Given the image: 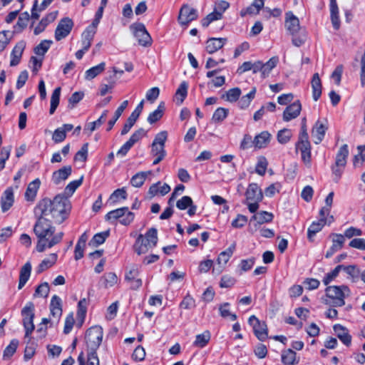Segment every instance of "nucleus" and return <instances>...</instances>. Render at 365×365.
Returning a JSON list of instances; mask_svg holds the SVG:
<instances>
[{
	"label": "nucleus",
	"mask_w": 365,
	"mask_h": 365,
	"mask_svg": "<svg viewBox=\"0 0 365 365\" xmlns=\"http://www.w3.org/2000/svg\"><path fill=\"white\" fill-rule=\"evenodd\" d=\"M127 210H128L127 207H123L118 208V209H116L114 210H111L106 214V215L105 217L106 220L110 221L111 222H113V221H115L116 220H120L121 219V217H123V215H125V213L127 212Z\"/></svg>",
	"instance_id": "c9c22d12"
},
{
	"label": "nucleus",
	"mask_w": 365,
	"mask_h": 365,
	"mask_svg": "<svg viewBox=\"0 0 365 365\" xmlns=\"http://www.w3.org/2000/svg\"><path fill=\"white\" fill-rule=\"evenodd\" d=\"M87 312V301L85 298L81 299L78 303L77 318L79 321L78 325L81 326L84 322Z\"/></svg>",
	"instance_id": "a19ab883"
},
{
	"label": "nucleus",
	"mask_w": 365,
	"mask_h": 365,
	"mask_svg": "<svg viewBox=\"0 0 365 365\" xmlns=\"http://www.w3.org/2000/svg\"><path fill=\"white\" fill-rule=\"evenodd\" d=\"M222 18L221 12H217V9H214L213 12L209 14L205 18L201 21V24L203 27H207L210 24L214 21L220 20Z\"/></svg>",
	"instance_id": "de8ad7c7"
},
{
	"label": "nucleus",
	"mask_w": 365,
	"mask_h": 365,
	"mask_svg": "<svg viewBox=\"0 0 365 365\" xmlns=\"http://www.w3.org/2000/svg\"><path fill=\"white\" fill-rule=\"evenodd\" d=\"M327 129L326 123L319 120L315 123L312 130V135L315 144H319L322 141Z\"/></svg>",
	"instance_id": "ddd939ff"
},
{
	"label": "nucleus",
	"mask_w": 365,
	"mask_h": 365,
	"mask_svg": "<svg viewBox=\"0 0 365 365\" xmlns=\"http://www.w3.org/2000/svg\"><path fill=\"white\" fill-rule=\"evenodd\" d=\"M296 150L301 152V158L302 162L307 166L311 165L312 153H311V143L309 138L298 139L296 143Z\"/></svg>",
	"instance_id": "1a4fd4ad"
},
{
	"label": "nucleus",
	"mask_w": 365,
	"mask_h": 365,
	"mask_svg": "<svg viewBox=\"0 0 365 365\" xmlns=\"http://www.w3.org/2000/svg\"><path fill=\"white\" fill-rule=\"evenodd\" d=\"M105 67L106 63L104 62H102L98 65L89 68L85 73V78L86 80L93 79L95 77H96L98 75L101 73L105 70Z\"/></svg>",
	"instance_id": "e433bc0d"
},
{
	"label": "nucleus",
	"mask_w": 365,
	"mask_h": 365,
	"mask_svg": "<svg viewBox=\"0 0 365 365\" xmlns=\"http://www.w3.org/2000/svg\"><path fill=\"white\" fill-rule=\"evenodd\" d=\"M330 237H331L332 245L325 255L327 258L331 257L336 252L341 250L345 241L344 235L341 234H331Z\"/></svg>",
	"instance_id": "f3484780"
},
{
	"label": "nucleus",
	"mask_w": 365,
	"mask_h": 365,
	"mask_svg": "<svg viewBox=\"0 0 365 365\" xmlns=\"http://www.w3.org/2000/svg\"><path fill=\"white\" fill-rule=\"evenodd\" d=\"M225 38H211L206 42V51L212 54L220 49L225 43Z\"/></svg>",
	"instance_id": "393cba45"
},
{
	"label": "nucleus",
	"mask_w": 365,
	"mask_h": 365,
	"mask_svg": "<svg viewBox=\"0 0 365 365\" xmlns=\"http://www.w3.org/2000/svg\"><path fill=\"white\" fill-rule=\"evenodd\" d=\"M246 200L250 201L260 202L262 198V192L257 184L251 183L245 192Z\"/></svg>",
	"instance_id": "6ab92c4d"
},
{
	"label": "nucleus",
	"mask_w": 365,
	"mask_h": 365,
	"mask_svg": "<svg viewBox=\"0 0 365 365\" xmlns=\"http://www.w3.org/2000/svg\"><path fill=\"white\" fill-rule=\"evenodd\" d=\"M40 185L41 180L38 178H36L28 185L24 195L26 201L34 202L35 200Z\"/></svg>",
	"instance_id": "412c9836"
},
{
	"label": "nucleus",
	"mask_w": 365,
	"mask_h": 365,
	"mask_svg": "<svg viewBox=\"0 0 365 365\" xmlns=\"http://www.w3.org/2000/svg\"><path fill=\"white\" fill-rule=\"evenodd\" d=\"M14 202V190L11 187H7L1 197V208L3 212L8 211Z\"/></svg>",
	"instance_id": "dca6fc26"
},
{
	"label": "nucleus",
	"mask_w": 365,
	"mask_h": 365,
	"mask_svg": "<svg viewBox=\"0 0 365 365\" xmlns=\"http://www.w3.org/2000/svg\"><path fill=\"white\" fill-rule=\"evenodd\" d=\"M195 307V301L190 294H187L180 304V307L184 309H190Z\"/></svg>",
	"instance_id": "69168bd1"
},
{
	"label": "nucleus",
	"mask_w": 365,
	"mask_h": 365,
	"mask_svg": "<svg viewBox=\"0 0 365 365\" xmlns=\"http://www.w3.org/2000/svg\"><path fill=\"white\" fill-rule=\"evenodd\" d=\"M19 345V341L17 339H13L10 344L6 347L4 351V359H9L16 352L17 346Z\"/></svg>",
	"instance_id": "5fc2aeb1"
},
{
	"label": "nucleus",
	"mask_w": 365,
	"mask_h": 365,
	"mask_svg": "<svg viewBox=\"0 0 365 365\" xmlns=\"http://www.w3.org/2000/svg\"><path fill=\"white\" fill-rule=\"evenodd\" d=\"M55 231L56 228L51 225L50 220L38 215L34 227V232L38 238L36 250L38 252H43L46 248H51L61 242L63 232L55 234Z\"/></svg>",
	"instance_id": "f03ea898"
},
{
	"label": "nucleus",
	"mask_w": 365,
	"mask_h": 365,
	"mask_svg": "<svg viewBox=\"0 0 365 365\" xmlns=\"http://www.w3.org/2000/svg\"><path fill=\"white\" fill-rule=\"evenodd\" d=\"M61 88L57 87L54 89L51 97V106L49 113L53 114L56 111L60 101Z\"/></svg>",
	"instance_id": "79ce46f5"
},
{
	"label": "nucleus",
	"mask_w": 365,
	"mask_h": 365,
	"mask_svg": "<svg viewBox=\"0 0 365 365\" xmlns=\"http://www.w3.org/2000/svg\"><path fill=\"white\" fill-rule=\"evenodd\" d=\"M103 334V329L99 326L92 327L87 330L85 340L91 351H96L101 344Z\"/></svg>",
	"instance_id": "39448f33"
},
{
	"label": "nucleus",
	"mask_w": 365,
	"mask_h": 365,
	"mask_svg": "<svg viewBox=\"0 0 365 365\" xmlns=\"http://www.w3.org/2000/svg\"><path fill=\"white\" fill-rule=\"evenodd\" d=\"M73 128L72 124H63L61 127L56 128L52 135V140L56 143L63 142L66 138V133L71 131Z\"/></svg>",
	"instance_id": "5701e85b"
},
{
	"label": "nucleus",
	"mask_w": 365,
	"mask_h": 365,
	"mask_svg": "<svg viewBox=\"0 0 365 365\" xmlns=\"http://www.w3.org/2000/svg\"><path fill=\"white\" fill-rule=\"evenodd\" d=\"M158 231L155 227L150 228L145 236L140 234L133 245L134 251L140 255L156 246L158 242Z\"/></svg>",
	"instance_id": "7ed1b4c3"
},
{
	"label": "nucleus",
	"mask_w": 365,
	"mask_h": 365,
	"mask_svg": "<svg viewBox=\"0 0 365 365\" xmlns=\"http://www.w3.org/2000/svg\"><path fill=\"white\" fill-rule=\"evenodd\" d=\"M104 285L106 287H113L118 282V277L113 272H108L103 275Z\"/></svg>",
	"instance_id": "e2e57ef3"
},
{
	"label": "nucleus",
	"mask_w": 365,
	"mask_h": 365,
	"mask_svg": "<svg viewBox=\"0 0 365 365\" xmlns=\"http://www.w3.org/2000/svg\"><path fill=\"white\" fill-rule=\"evenodd\" d=\"M31 272V264L27 262L21 269L18 289H22L29 279Z\"/></svg>",
	"instance_id": "a878e982"
},
{
	"label": "nucleus",
	"mask_w": 365,
	"mask_h": 365,
	"mask_svg": "<svg viewBox=\"0 0 365 365\" xmlns=\"http://www.w3.org/2000/svg\"><path fill=\"white\" fill-rule=\"evenodd\" d=\"M292 136V133L291 130L284 128L278 131L277 138L280 144H286L290 140Z\"/></svg>",
	"instance_id": "3c124183"
},
{
	"label": "nucleus",
	"mask_w": 365,
	"mask_h": 365,
	"mask_svg": "<svg viewBox=\"0 0 365 365\" xmlns=\"http://www.w3.org/2000/svg\"><path fill=\"white\" fill-rule=\"evenodd\" d=\"M339 266H341V270H344L352 279H356L359 277L360 271L356 265L345 266L343 264H339Z\"/></svg>",
	"instance_id": "13d9d810"
},
{
	"label": "nucleus",
	"mask_w": 365,
	"mask_h": 365,
	"mask_svg": "<svg viewBox=\"0 0 365 365\" xmlns=\"http://www.w3.org/2000/svg\"><path fill=\"white\" fill-rule=\"evenodd\" d=\"M119 198H122L123 200L127 198V192L124 188L115 190L110 197V200H112L113 202H118Z\"/></svg>",
	"instance_id": "338daca9"
},
{
	"label": "nucleus",
	"mask_w": 365,
	"mask_h": 365,
	"mask_svg": "<svg viewBox=\"0 0 365 365\" xmlns=\"http://www.w3.org/2000/svg\"><path fill=\"white\" fill-rule=\"evenodd\" d=\"M284 26L292 36L295 35L300 29L299 20L292 11L286 13Z\"/></svg>",
	"instance_id": "f8f14e48"
},
{
	"label": "nucleus",
	"mask_w": 365,
	"mask_h": 365,
	"mask_svg": "<svg viewBox=\"0 0 365 365\" xmlns=\"http://www.w3.org/2000/svg\"><path fill=\"white\" fill-rule=\"evenodd\" d=\"M72 173L71 165L63 166L62 168L53 172L52 175V181L54 184L58 185L62 181L66 180Z\"/></svg>",
	"instance_id": "4be33fe9"
},
{
	"label": "nucleus",
	"mask_w": 365,
	"mask_h": 365,
	"mask_svg": "<svg viewBox=\"0 0 365 365\" xmlns=\"http://www.w3.org/2000/svg\"><path fill=\"white\" fill-rule=\"evenodd\" d=\"M326 299L324 303L334 307H342L345 304L344 298L349 294L347 286H329L325 289Z\"/></svg>",
	"instance_id": "20e7f679"
},
{
	"label": "nucleus",
	"mask_w": 365,
	"mask_h": 365,
	"mask_svg": "<svg viewBox=\"0 0 365 365\" xmlns=\"http://www.w3.org/2000/svg\"><path fill=\"white\" fill-rule=\"evenodd\" d=\"M311 83L313 99L317 101L322 95V82L319 73H316L313 75Z\"/></svg>",
	"instance_id": "bb28decb"
},
{
	"label": "nucleus",
	"mask_w": 365,
	"mask_h": 365,
	"mask_svg": "<svg viewBox=\"0 0 365 365\" xmlns=\"http://www.w3.org/2000/svg\"><path fill=\"white\" fill-rule=\"evenodd\" d=\"M197 11L187 4H184L180 9L178 18V22L181 25H187L190 22L197 18Z\"/></svg>",
	"instance_id": "9b49d317"
},
{
	"label": "nucleus",
	"mask_w": 365,
	"mask_h": 365,
	"mask_svg": "<svg viewBox=\"0 0 365 365\" xmlns=\"http://www.w3.org/2000/svg\"><path fill=\"white\" fill-rule=\"evenodd\" d=\"M302 105L299 101H296L288 106L283 113V120L285 122L290 121L296 118L300 114Z\"/></svg>",
	"instance_id": "4468645a"
},
{
	"label": "nucleus",
	"mask_w": 365,
	"mask_h": 365,
	"mask_svg": "<svg viewBox=\"0 0 365 365\" xmlns=\"http://www.w3.org/2000/svg\"><path fill=\"white\" fill-rule=\"evenodd\" d=\"M359 153L354 158V165L356 167L359 164H362L365 160V145H359L357 148Z\"/></svg>",
	"instance_id": "680f3d73"
},
{
	"label": "nucleus",
	"mask_w": 365,
	"mask_h": 365,
	"mask_svg": "<svg viewBox=\"0 0 365 365\" xmlns=\"http://www.w3.org/2000/svg\"><path fill=\"white\" fill-rule=\"evenodd\" d=\"M52 41L43 40L34 48V53L38 56H44L49 49Z\"/></svg>",
	"instance_id": "603ef678"
},
{
	"label": "nucleus",
	"mask_w": 365,
	"mask_h": 365,
	"mask_svg": "<svg viewBox=\"0 0 365 365\" xmlns=\"http://www.w3.org/2000/svg\"><path fill=\"white\" fill-rule=\"evenodd\" d=\"M255 93H256V88H253L249 93H247V95L245 96H243L239 101L238 102V106L241 108V109H245L247 108L251 101L254 99L255 96Z\"/></svg>",
	"instance_id": "37998d69"
},
{
	"label": "nucleus",
	"mask_w": 365,
	"mask_h": 365,
	"mask_svg": "<svg viewBox=\"0 0 365 365\" xmlns=\"http://www.w3.org/2000/svg\"><path fill=\"white\" fill-rule=\"evenodd\" d=\"M83 176L82 175L78 180L70 182L65 188V193L69 196L72 195L76 189L82 184Z\"/></svg>",
	"instance_id": "864d4df0"
},
{
	"label": "nucleus",
	"mask_w": 365,
	"mask_h": 365,
	"mask_svg": "<svg viewBox=\"0 0 365 365\" xmlns=\"http://www.w3.org/2000/svg\"><path fill=\"white\" fill-rule=\"evenodd\" d=\"M273 217L274 215L272 212H269L267 211H261L254 215L251 217V221L255 220L258 224L262 225L266 222H272Z\"/></svg>",
	"instance_id": "2f4dec72"
},
{
	"label": "nucleus",
	"mask_w": 365,
	"mask_h": 365,
	"mask_svg": "<svg viewBox=\"0 0 365 365\" xmlns=\"http://www.w3.org/2000/svg\"><path fill=\"white\" fill-rule=\"evenodd\" d=\"M147 177L146 173L141 172L133 175L130 180V183L135 187H141Z\"/></svg>",
	"instance_id": "4d7b16f0"
},
{
	"label": "nucleus",
	"mask_w": 365,
	"mask_h": 365,
	"mask_svg": "<svg viewBox=\"0 0 365 365\" xmlns=\"http://www.w3.org/2000/svg\"><path fill=\"white\" fill-rule=\"evenodd\" d=\"M71 205L68 197L58 195L53 200L43 198L35 207V214L48 218L50 217L54 223L61 224L69 216Z\"/></svg>",
	"instance_id": "f257e3e1"
},
{
	"label": "nucleus",
	"mask_w": 365,
	"mask_h": 365,
	"mask_svg": "<svg viewBox=\"0 0 365 365\" xmlns=\"http://www.w3.org/2000/svg\"><path fill=\"white\" fill-rule=\"evenodd\" d=\"M23 325L25 329V337H29L34 329V304L31 302L26 303L21 310Z\"/></svg>",
	"instance_id": "423d86ee"
},
{
	"label": "nucleus",
	"mask_w": 365,
	"mask_h": 365,
	"mask_svg": "<svg viewBox=\"0 0 365 365\" xmlns=\"http://www.w3.org/2000/svg\"><path fill=\"white\" fill-rule=\"evenodd\" d=\"M341 266H336L331 272L325 274L323 278V283L325 285H328L334 278H336L339 272L341 270Z\"/></svg>",
	"instance_id": "bf43d9fd"
},
{
	"label": "nucleus",
	"mask_w": 365,
	"mask_h": 365,
	"mask_svg": "<svg viewBox=\"0 0 365 365\" xmlns=\"http://www.w3.org/2000/svg\"><path fill=\"white\" fill-rule=\"evenodd\" d=\"M25 48L26 42L24 41L21 40L16 43L11 53V66H16L19 63Z\"/></svg>",
	"instance_id": "a211bd4d"
},
{
	"label": "nucleus",
	"mask_w": 365,
	"mask_h": 365,
	"mask_svg": "<svg viewBox=\"0 0 365 365\" xmlns=\"http://www.w3.org/2000/svg\"><path fill=\"white\" fill-rule=\"evenodd\" d=\"M248 322L252 327L253 331L257 338L264 341L268 337L267 327L264 322L259 321L255 315L250 317Z\"/></svg>",
	"instance_id": "0eeeda50"
},
{
	"label": "nucleus",
	"mask_w": 365,
	"mask_h": 365,
	"mask_svg": "<svg viewBox=\"0 0 365 365\" xmlns=\"http://www.w3.org/2000/svg\"><path fill=\"white\" fill-rule=\"evenodd\" d=\"M134 35L140 45L143 46H148L151 45V37L146 31L144 25H138L135 29Z\"/></svg>",
	"instance_id": "2eb2a0df"
},
{
	"label": "nucleus",
	"mask_w": 365,
	"mask_h": 365,
	"mask_svg": "<svg viewBox=\"0 0 365 365\" xmlns=\"http://www.w3.org/2000/svg\"><path fill=\"white\" fill-rule=\"evenodd\" d=\"M235 250V245L232 244L226 250L222 252L217 257L218 264L222 266L225 265L229 261L230 258L232 257Z\"/></svg>",
	"instance_id": "58836bf2"
},
{
	"label": "nucleus",
	"mask_w": 365,
	"mask_h": 365,
	"mask_svg": "<svg viewBox=\"0 0 365 365\" xmlns=\"http://www.w3.org/2000/svg\"><path fill=\"white\" fill-rule=\"evenodd\" d=\"M241 95V90L239 88H233L228 90L225 95L222 96V98H226V100L229 102L237 101Z\"/></svg>",
	"instance_id": "6e6d98bb"
},
{
	"label": "nucleus",
	"mask_w": 365,
	"mask_h": 365,
	"mask_svg": "<svg viewBox=\"0 0 365 365\" xmlns=\"http://www.w3.org/2000/svg\"><path fill=\"white\" fill-rule=\"evenodd\" d=\"M57 255L55 253L51 254L49 257L46 259H44L40 264L38 266L36 269L37 273H41L43 271L46 270L49 267H52L57 260Z\"/></svg>",
	"instance_id": "7c9ffc66"
},
{
	"label": "nucleus",
	"mask_w": 365,
	"mask_h": 365,
	"mask_svg": "<svg viewBox=\"0 0 365 365\" xmlns=\"http://www.w3.org/2000/svg\"><path fill=\"white\" fill-rule=\"evenodd\" d=\"M73 27V22L71 19L65 17L61 19L55 30V39L59 41L69 35Z\"/></svg>",
	"instance_id": "6e6552de"
},
{
	"label": "nucleus",
	"mask_w": 365,
	"mask_h": 365,
	"mask_svg": "<svg viewBox=\"0 0 365 365\" xmlns=\"http://www.w3.org/2000/svg\"><path fill=\"white\" fill-rule=\"evenodd\" d=\"M188 85L183 81L180 83L175 92V100L178 105H181L187 95Z\"/></svg>",
	"instance_id": "72a5a7b5"
},
{
	"label": "nucleus",
	"mask_w": 365,
	"mask_h": 365,
	"mask_svg": "<svg viewBox=\"0 0 365 365\" xmlns=\"http://www.w3.org/2000/svg\"><path fill=\"white\" fill-rule=\"evenodd\" d=\"M333 329L337 337L346 346H350L351 343V336L349 334V330L341 324H335Z\"/></svg>",
	"instance_id": "aec40b11"
},
{
	"label": "nucleus",
	"mask_w": 365,
	"mask_h": 365,
	"mask_svg": "<svg viewBox=\"0 0 365 365\" xmlns=\"http://www.w3.org/2000/svg\"><path fill=\"white\" fill-rule=\"evenodd\" d=\"M192 202V200L190 197L183 196L177 202L176 206L178 209L183 210L187 209L190 205H191Z\"/></svg>",
	"instance_id": "774afa93"
},
{
	"label": "nucleus",
	"mask_w": 365,
	"mask_h": 365,
	"mask_svg": "<svg viewBox=\"0 0 365 365\" xmlns=\"http://www.w3.org/2000/svg\"><path fill=\"white\" fill-rule=\"evenodd\" d=\"M108 111L107 110H104L100 118L96 120V121L89 123L85 129L89 130L91 133L93 132L96 128L100 127L102 124H103L106 122L107 115Z\"/></svg>",
	"instance_id": "09e8293b"
},
{
	"label": "nucleus",
	"mask_w": 365,
	"mask_h": 365,
	"mask_svg": "<svg viewBox=\"0 0 365 365\" xmlns=\"http://www.w3.org/2000/svg\"><path fill=\"white\" fill-rule=\"evenodd\" d=\"M282 361L286 365H293L296 361V352L292 349H288L282 354Z\"/></svg>",
	"instance_id": "8fccbe9b"
},
{
	"label": "nucleus",
	"mask_w": 365,
	"mask_h": 365,
	"mask_svg": "<svg viewBox=\"0 0 365 365\" xmlns=\"http://www.w3.org/2000/svg\"><path fill=\"white\" fill-rule=\"evenodd\" d=\"M210 339V334L208 331H205L202 334H197L196 336L193 344L195 346L203 348L208 344Z\"/></svg>",
	"instance_id": "a18cd8bd"
},
{
	"label": "nucleus",
	"mask_w": 365,
	"mask_h": 365,
	"mask_svg": "<svg viewBox=\"0 0 365 365\" xmlns=\"http://www.w3.org/2000/svg\"><path fill=\"white\" fill-rule=\"evenodd\" d=\"M278 61V58L274 56L271 58L266 63H262V76L263 78H265L269 74L270 71L277 66Z\"/></svg>",
	"instance_id": "c03bdc74"
},
{
	"label": "nucleus",
	"mask_w": 365,
	"mask_h": 365,
	"mask_svg": "<svg viewBox=\"0 0 365 365\" xmlns=\"http://www.w3.org/2000/svg\"><path fill=\"white\" fill-rule=\"evenodd\" d=\"M137 120V117H135L133 114H130L128 118L127 119L126 123L124 124L123 127V129L121 130V135H124L127 134L130 131L131 128L134 125Z\"/></svg>",
	"instance_id": "0e129e2a"
},
{
	"label": "nucleus",
	"mask_w": 365,
	"mask_h": 365,
	"mask_svg": "<svg viewBox=\"0 0 365 365\" xmlns=\"http://www.w3.org/2000/svg\"><path fill=\"white\" fill-rule=\"evenodd\" d=\"M330 19L332 26L335 30H338L340 28V19L339 15V7L337 3L330 4Z\"/></svg>",
	"instance_id": "c756f323"
},
{
	"label": "nucleus",
	"mask_w": 365,
	"mask_h": 365,
	"mask_svg": "<svg viewBox=\"0 0 365 365\" xmlns=\"http://www.w3.org/2000/svg\"><path fill=\"white\" fill-rule=\"evenodd\" d=\"M165 103L163 102H160L158 108L149 114L147 119L148 122L150 124H153L159 120L163 117Z\"/></svg>",
	"instance_id": "f704fd0d"
},
{
	"label": "nucleus",
	"mask_w": 365,
	"mask_h": 365,
	"mask_svg": "<svg viewBox=\"0 0 365 365\" xmlns=\"http://www.w3.org/2000/svg\"><path fill=\"white\" fill-rule=\"evenodd\" d=\"M147 133L143 128H139L135 130L130 136L129 140L126 141L117 152L118 155L125 156L130 149L138 142Z\"/></svg>",
	"instance_id": "9d476101"
},
{
	"label": "nucleus",
	"mask_w": 365,
	"mask_h": 365,
	"mask_svg": "<svg viewBox=\"0 0 365 365\" xmlns=\"http://www.w3.org/2000/svg\"><path fill=\"white\" fill-rule=\"evenodd\" d=\"M325 222L323 220L314 221L312 223L307 230V237L309 241H313L314 235L321 231L325 225Z\"/></svg>",
	"instance_id": "473e14b6"
},
{
	"label": "nucleus",
	"mask_w": 365,
	"mask_h": 365,
	"mask_svg": "<svg viewBox=\"0 0 365 365\" xmlns=\"http://www.w3.org/2000/svg\"><path fill=\"white\" fill-rule=\"evenodd\" d=\"M128 105V101H124L123 102H122L120 106L115 110L113 118L108 121L107 131H110L113 128V125H115L118 119L120 117V115H122Z\"/></svg>",
	"instance_id": "4c0bfd02"
},
{
	"label": "nucleus",
	"mask_w": 365,
	"mask_h": 365,
	"mask_svg": "<svg viewBox=\"0 0 365 365\" xmlns=\"http://www.w3.org/2000/svg\"><path fill=\"white\" fill-rule=\"evenodd\" d=\"M228 113V109L220 107L215 110L212 117V120L214 123H222L227 117Z\"/></svg>",
	"instance_id": "49530a36"
},
{
	"label": "nucleus",
	"mask_w": 365,
	"mask_h": 365,
	"mask_svg": "<svg viewBox=\"0 0 365 365\" xmlns=\"http://www.w3.org/2000/svg\"><path fill=\"white\" fill-rule=\"evenodd\" d=\"M50 312L51 315L58 320L62 315V301L57 295H53L51 298L50 303Z\"/></svg>",
	"instance_id": "b1692460"
},
{
	"label": "nucleus",
	"mask_w": 365,
	"mask_h": 365,
	"mask_svg": "<svg viewBox=\"0 0 365 365\" xmlns=\"http://www.w3.org/2000/svg\"><path fill=\"white\" fill-rule=\"evenodd\" d=\"M349 155L348 145L346 144L343 145L339 150L336 156L335 164L336 167L344 168L346 164V158Z\"/></svg>",
	"instance_id": "c85d7f7f"
},
{
	"label": "nucleus",
	"mask_w": 365,
	"mask_h": 365,
	"mask_svg": "<svg viewBox=\"0 0 365 365\" xmlns=\"http://www.w3.org/2000/svg\"><path fill=\"white\" fill-rule=\"evenodd\" d=\"M271 135L267 131H263L254 138V146L261 149L265 148L270 141Z\"/></svg>",
	"instance_id": "cd10ccee"
},
{
	"label": "nucleus",
	"mask_w": 365,
	"mask_h": 365,
	"mask_svg": "<svg viewBox=\"0 0 365 365\" xmlns=\"http://www.w3.org/2000/svg\"><path fill=\"white\" fill-rule=\"evenodd\" d=\"M109 236V231H105L96 234L93 238L89 241L88 245L91 247H98L106 241V238Z\"/></svg>",
	"instance_id": "ea45409f"
},
{
	"label": "nucleus",
	"mask_w": 365,
	"mask_h": 365,
	"mask_svg": "<svg viewBox=\"0 0 365 365\" xmlns=\"http://www.w3.org/2000/svg\"><path fill=\"white\" fill-rule=\"evenodd\" d=\"M267 160L264 157H260L256 165L255 171L259 175H264L267 168Z\"/></svg>",
	"instance_id": "052dcab7"
}]
</instances>
